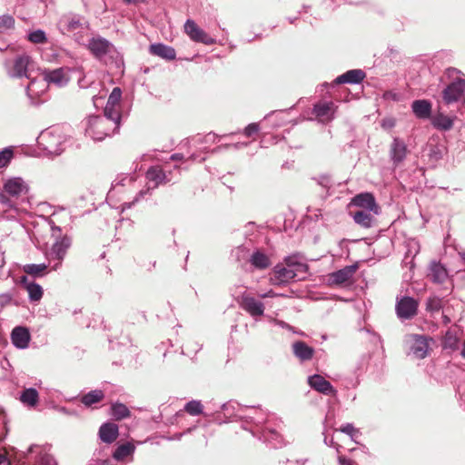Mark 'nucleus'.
Returning a JSON list of instances; mask_svg holds the SVG:
<instances>
[{
    "instance_id": "obj_1",
    "label": "nucleus",
    "mask_w": 465,
    "mask_h": 465,
    "mask_svg": "<svg viewBox=\"0 0 465 465\" xmlns=\"http://www.w3.org/2000/svg\"><path fill=\"white\" fill-rule=\"evenodd\" d=\"M120 125L121 118L113 117L105 112L102 115H91L86 121L85 135L94 141L100 142L115 134Z\"/></svg>"
},
{
    "instance_id": "obj_2",
    "label": "nucleus",
    "mask_w": 465,
    "mask_h": 465,
    "mask_svg": "<svg viewBox=\"0 0 465 465\" xmlns=\"http://www.w3.org/2000/svg\"><path fill=\"white\" fill-rule=\"evenodd\" d=\"M28 185L21 177H12L7 179L0 192V203L4 208V212H10L6 215L7 219L14 218L17 211L16 200L23 195L27 194Z\"/></svg>"
},
{
    "instance_id": "obj_3",
    "label": "nucleus",
    "mask_w": 465,
    "mask_h": 465,
    "mask_svg": "<svg viewBox=\"0 0 465 465\" xmlns=\"http://www.w3.org/2000/svg\"><path fill=\"white\" fill-rule=\"evenodd\" d=\"M69 137L64 126L54 125L41 132L37 143L47 154L60 155L65 150Z\"/></svg>"
},
{
    "instance_id": "obj_4",
    "label": "nucleus",
    "mask_w": 465,
    "mask_h": 465,
    "mask_svg": "<svg viewBox=\"0 0 465 465\" xmlns=\"http://www.w3.org/2000/svg\"><path fill=\"white\" fill-rule=\"evenodd\" d=\"M465 92V80L456 77L442 91V100L446 104L458 102Z\"/></svg>"
},
{
    "instance_id": "obj_5",
    "label": "nucleus",
    "mask_w": 465,
    "mask_h": 465,
    "mask_svg": "<svg viewBox=\"0 0 465 465\" xmlns=\"http://www.w3.org/2000/svg\"><path fill=\"white\" fill-rule=\"evenodd\" d=\"M184 31L193 42L202 43L206 45L216 44V39L210 36L205 31L200 28L193 20L188 19L185 22Z\"/></svg>"
},
{
    "instance_id": "obj_6",
    "label": "nucleus",
    "mask_w": 465,
    "mask_h": 465,
    "mask_svg": "<svg viewBox=\"0 0 465 465\" xmlns=\"http://www.w3.org/2000/svg\"><path fill=\"white\" fill-rule=\"evenodd\" d=\"M71 69L68 67H60L54 70H45L43 72L44 80L48 84H54L57 87L67 85L70 81Z\"/></svg>"
},
{
    "instance_id": "obj_7",
    "label": "nucleus",
    "mask_w": 465,
    "mask_h": 465,
    "mask_svg": "<svg viewBox=\"0 0 465 465\" xmlns=\"http://www.w3.org/2000/svg\"><path fill=\"white\" fill-rule=\"evenodd\" d=\"M31 58L27 54L17 55L9 65L6 64L7 74L12 78L27 77V69L30 64Z\"/></svg>"
},
{
    "instance_id": "obj_8",
    "label": "nucleus",
    "mask_w": 465,
    "mask_h": 465,
    "mask_svg": "<svg viewBox=\"0 0 465 465\" xmlns=\"http://www.w3.org/2000/svg\"><path fill=\"white\" fill-rule=\"evenodd\" d=\"M419 252V242L415 239H409L406 242V252L402 260V266L409 270V272H405L403 276L406 280H411L412 278V270L415 267L413 260Z\"/></svg>"
},
{
    "instance_id": "obj_9",
    "label": "nucleus",
    "mask_w": 465,
    "mask_h": 465,
    "mask_svg": "<svg viewBox=\"0 0 465 465\" xmlns=\"http://www.w3.org/2000/svg\"><path fill=\"white\" fill-rule=\"evenodd\" d=\"M418 311V302L411 297L404 296L397 301L396 312L401 319H411Z\"/></svg>"
},
{
    "instance_id": "obj_10",
    "label": "nucleus",
    "mask_w": 465,
    "mask_h": 465,
    "mask_svg": "<svg viewBox=\"0 0 465 465\" xmlns=\"http://www.w3.org/2000/svg\"><path fill=\"white\" fill-rule=\"evenodd\" d=\"M297 274L295 270L286 268L282 264H277L272 269L270 282L273 285H285L293 280Z\"/></svg>"
},
{
    "instance_id": "obj_11",
    "label": "nucleus",
    "mask_w": 465,
    "mask_h": 465,
    "mask_svg": "<svg viewBox=\"0 0 465 465\" xmlns=\"http://www.w3.org/2000/svg\"><path fill=\"white\" fill-rule=\"evenodd\" d=\"M411 343V353L417 359H424L429 351L428 339L424 335L411 334L408 338Z\"/></svg>"
},
{
    "instance_id": "obj_12",
    "label": "nucleus",
    "mask_w": 465,
    "mask_h": 465,
    "mask_svg": "<svg viewBox=\"0 0 465 465\" xmlns=\"http://www.w3.org/2000/svg\"><path fill=\"white\" fill-rule=\"evenodd\" d=\"M88 49L96 58L101 59L111 53L114 46L107 39L96 36L89 40Z\"/></svg>"
},
{
    "instance_id": "obj_13",
    "label": "nucleus",
    "mask_w": 465,
    "mask_h": 465,
    "mask_svg": "<svg viewBox=\"0 0 465 465\" xmlns=\"http://www.w3.org/2000/svg\"><path fill=\"white\" fill-rule=\"evenodd\" d=\"M351 204L361 208V210L371 212L373 214L380 213V206L371 193H361L355 195L351 200Z\"/></svg>"
},
{
    "instance_id": "obj_14",
    "label": "nucleus",
    "mask_w": 465,
    "mask_h": 465,
    "mask_svg": "<svg viewBox=\"0 0 465 465\" xmlns=\"http://www.w3.org/2000/svg\"><path fill=\"white\" fill-rule=\"evenodd\" d=\"M72 241L68 235H63V237L54 239V242L52 245L50 255L52 259L57 260L59 262L56 263L53 270H56L60 265L61 261L64 258L67 250L71 246Z\"/></svg>"
},
{
    "instance_id": "obj_15",
    "label": "nucleus",
    "mask_w": 465,
    "mask_h": 465,
    "mask_svg": "<svg viewBox=\"0 0 465 465\" xmlns=\"http://www.w3.org/2000/svg\"><path fill=\"white\" fill-rule=\"evenodd\" d=\"M408 153V148L405 142L398 137H394L390 146V159L395 167L399 166L405 159Z\"/></svg>"
},
{
    "instance_id": "obj_16",
    "label": "nucleus",
    "mask_w": 465,
    "mask_h": 465,
    "mask_svg": "<svg viewBox=\"0 0 465 465\" xmlns=\"http://www.w3.org/2000/svg\"><path fill=\"white\" fill-rule=\"evenodd\" d=\"M307 382L312 390L324 395L335 396L337 393V391L334 389L331 383L320 374H313L309 376Z\"/></svg>"
},
{
    "instance_id": "obj_17",
    "label": "nucleus",
    "mask_w": 465,
    "mask_h": 465,
    "mask_svg": "<svg viewBox=\"0 0 465 465\" xmlns=\"http://www.w3.org/2000/svg\"><path fill=\"white\" fill-rule=\"evenodd\" d=\"M19 283L27 292L28 299L31 302H37L42 299L44 294L43 288L40 284L29 279L27 275L21 276Z\"/></svg>"
},
{
    "instance_id": "obj_18",
    "label": "nucleus",
    "mask_w": 465,
    "mask_h": 465,
    "mask_svg": "<svg viewBox=\"0 0 465 465\" xmlns=\"http://www.w3.org/2000/svg\"><path fill=\"white\" fill-rule=\"evenodd\" d=\"M63 32L68 33L82 32L87 27L86 22L78 15H64L60 20Z\"/></svg>"
},
{
    "instance_id": "obj_19",
    "label": "nucleus",
    "mask_w": 465,
    "mask_h": 465,
    "mask_svg": "<svg viewBox=\"0 0 465 465\" xmlns=\"http://www.w3.org/2000/svg\"><path fill=\"white\" fill-rule=\"evenodd\" d=\"M33 454H35V465H57L54 457L48 454L45 449L38 445H32L28 448L26 457L28 460L33 458Z\"/></svg>"
},
{
    "instance_id": "obj_20",
    "label": "nucleus",
    "mask_w": 465,
    "mask_h": 465,
    "mask_svg": "<svg viewBox=\"0 0 465 465\" xmlns=\"http://www.w3.org/2000/svg\"><path fill=\"white\" fill-rule=\"evenodd\" d=\"M31 335L28 328L24 326H16L11 332V341L13 345L20 350L28 348Z\"/></svg>"
},
{
    "instance_id": "obj_21",
    "label": "nucleus",
    "mask_w": 465,
    "mask_h": 465,
    "mask_svg": "<svg viewBox=\"0 0 465 465\" xmlns=\"http://www.w3.org/2000/svg\"><path fill=\"white\" fill-rule=\"evenodd\" d=\"M241 307L252 317L262 316L264 312L263 303L247 294L242 296Z\"/></svg>"
},
{
    "instance_id": "obj_22",
    "label": "nucleus",
    "mask_w": 465,
    "mask_h": 465,
    "mask_svg": "<svg viewBox=\"0 0 465 465\" xmlns=\"http://www.w3.org/2000/svg\"><path fill=\"white\" fill-rule=\"evenodd\" d=\"M118 435V425L110 421L103 423L98 430L99 439L106 444L113 443L117 439Z\"/></svg>"
},
{
    "instance_id": "obj_23",
    "label": "nucleus",
    "mask_w": 465,
    "mask_h": 465,
    "mask_svg": "<svg viewBox=\"0 0 465 465\" xmlns=\"http://www.w3.org/2000/svg\"><path fill=\"white\" fill-rule=\"evenodd\" d=\"M366 77V74L361 69H351L344 74L339 75L334 80L335 84H361L364 78Z\"/></svg>"
},
{
    "instance_id": "obj_24",
    "label": "nucleus",
    "mask_w": 465,
    "mask_h": 465,
    "mask_svg": "<svg viewBox=\"0 0 465 465\" xmlns=\"http://www.w3.org/2000/svg\"><path fill=\"white\" fill-rule=\"evenodd\" d=\"M122 97V90L120 87H114L111 92L104 112L110 114L113 117L122 118L121 113L118 108L119 102Z\"/></svg>"
},
{
    "instance_id": "obj_25",
    "label": "nucleus",
    "mask_w": 465,
    "mask_h": 465,
    "mask_svg": "<svg viewBox=\"0 0 465 465\" xmlns=\"http://www.w3.org/2000/svg\"><path fill=\"white\" fill-rule=\"evenodd\" d=\"M292 348L293 355L302 362L312 360L314 355V349L302 341H294Z\"/></svg>"
},
{
    "instance_id": "obj_26",
    "label": "nucleus",
    "mask_w": 465,
    "mask_h": 465,
    "mask_svg": "<svg viewBox=\"0 0 465 465\" xmlns=\"http://www.w3.org/2000/svg\"><path fill=\"white\" fill-rule=\"evenodd\" d=\"M356 265L345 266L342 269L331 272L329 275V281L331 282V284H342L349 281L353 276V274L356 272Z\"/></svg>"
},
{
    "instance_id": "obj_27",
    "label": "nucleus",
    "mask_w": 465,
    "mask_h": 465,
    "mask_svg": "<svg viewBox=\"0 0 465 465\" xmlns=\"http://www.w3.org/2000/svg\"><path fill=\"white\" fill-rule=\"evenodd\" d=\"M149 52L151 54L161 57L166 61H173L176 57V52L173 47L161 43L152 44L149 46Z\"/></svg>"
},
{
    "instance_id": "obj_28",
    "label": "nucleus",
    "mask_w": 465,
    "mask_h": 465,
    "mask_svg": "<svg viewBox=\"0 0 465 465\" xmlns=\"http://www.w3.org/2000/svg\"><path fill=\"white\" fill-rule=\"evenodd\" d=\"M313 114L322 122H329L333 119L334 104L331 102L316 104L313 106Z\"/></svg>"
},
{
    "instance_id": "obj_29",
    "label": "nucleus",
    "mask_w": 465,
    "mask_h": 465,
    "mask_svg": "<svg viewBox=\"0 0 465 465\" xmlns=\"http://www.w3.org/2000/svg\"><path fill=\"white\" fill-rule=\"evenodd\" d=\"M219 408L223 411L224 418L227 420H230L232 418H240L241 412L249 409L248 406H243L234 401L223 403Z\"/></svg>"
},
{
    "instance_id": "obj_30",
    "label": "nucleus",
    "mask_w": 465,
    "mask_h": 465,
    "mask_svg": "<svg viewBox=\"0 0 465 465\" xmlns=\"http://www.w3.org/2000/svg\"><path fill=\"white\" fill-rule=\"evenodd\" d=\"M428 276L433 282L442 283L448 277L446 268L438 262H431L430 264V272Z\"/></svg>"
},
{
    "instance_id": "obj_31",
    "label": "nucleus",
    "mask_w": 465,
    "mask_h": 465,
    "mask_svg": "<svg viewBox=\"0 0 465 465\" xmlns=\"http://www.w3.org/2000/svg\"><path fill=\"white\" fill-rule=\"evenodd\" d=\"M413 114L420 119H427L431 114V104L428 100H415L412 102Z\"/></svg>"
},
{
    "instance_id": "obj_32",
    "label": "nucleus",
    "mask_w": 465,
    "mask_h": 465,
    "mask_svg": "<svg viewBox=\"0 0 465 465\" xmlns=\"http://www.w3.org/2000/svg\"><path fill=\"white\" fill-rule=\"evenodd\" d=\"M267 445L273 449L281 448L283 445L282 437L274 430L265 429L260 437Z\"/></svg>"
},
{
    "instance_id": "obj_33",
    "label": "nucleus",
    "mask_w": 465,
    "mask_h": 465,
    "mask_svg": "<svg viewBox=\"0 0 465 465\" xmlns=\"http://www.w3.org/2000/svg\"><path fill=\"white\" fill-rule=\"evenodd\" d=\"M249 262L257 270H264L271 266L270 258L260 250L254 251L250 255Z\"/></svg>"
},
{
    "instance_id": "obj_34",
    "label": "nucleus",
    "mask_w": 465,
    "mask_h": 465,
    "mask_svg": "<svg viewBox=\"0 0 465 465\" xmlns=\"http://www.w3.org/2000/svg\"><path fill=\"white\" fill-rule=\"evenodd\" d=\"M355 223L363 228H371L373 224L374 217L371 212L359 210L354 213L351 212Z\"/></svg>"
},
{
    "instance_id": "obj_35",
    "label": "nucleus",
    "mask_w": 465,
    "mask_h": 465,
    "mask_svg": "<svg viewBox=\"0 0 465 465\" xmlns=\"http://www.w3.org/2000/svg\"><path fill=\"white\" fill-rule=\"evenodd\" d=\"M23 271L33 278H41L48 273V264L27 263L23 266Z\"/></svg>"
},
{
    "instance_id": "obj_36",
    "label": "nucleus",
    "mask_w": 465,
    "mask_h": 465,
    "mask_svg": "<svg viewBox=\"0 0 465 465\" xmlns=\"http://www.w3.org/2000/svg\"><path fill=\"white\" fill-rule=\"evenodd\" d=\"M135 451V446L132 442H125L119 445L113 453V458L117 461H122L127 457H131Z\"/></svg>"
},
{
    "instance_id": "obj_37",
    "label": "nucleus",
    "mask_w": 465,
    "mask_h": 465,
    "mask_svg": "<svg viewBox=\"0 0 465 465\" xmlns=\"http://www.w3.org/2000/svg\"><path fill=\"white\" fill-rule=\"evenodd\" d=\"M20 401L28 407H35L39 401L38 391L35 388H25L21 392Z\"/></svg>"
},
{
    "instance_id": "obj_38",
    "label": "nucleus",
    "mask_w": 465,
    "mask_h": 465,
    "mask_svg": "<svg viewBox=\"0 0 465 465\" xmlns=\"http://www.w3.org/2000/svg\"><path fill=\"white\" fill-rule=\"evenodd\" d=\"M146 178L149 182H153V187H157L159 184L164 182L166 175L164 172L158 166H153L148 169L146 173Z\"/></svg>"
},
{
    "instance_id": "obj_39",
    "label": "nucleus",
    "mask_w": 465,
    "mask_h": 465,
    "mask_svg": "<svg viewBox=\"0 0 465 465\" xmlns=\"http://www.w3.org/2000/svg\"><path fill=\"white\" fill-rule=\"evenodd\" d=\"M104 397V393L101 390H94L89 391L88 393L84 394L82 399L81 402L86 406L90 407L94 403L100 402Z\"/></svg>"
},
{
    "instance_id": "obj_40",
    "label": "nucleus",
    "mask_w": 465,
    "mask_h": 465,
    "mask_svg": "<svg viewBox=\"0 0 465 465\" xmlns=\"http://www.w3.org/2000/svg\"><path fill=\"white\" fill-rule=\"evenodd\" d=\"M432 124L439 130L449 131L453 126V120L450 116L439 114L434 117Z\"/></svg>"
},
{
    "instance_id": "obj_41",
    "label": "nucleus",
    "mask_w": 465,
    "mask_h": 465,
    "mask_svg": "<svg viewBox=\"0 0 465 465\" xmlns=\"http://www.w3.org/2000/svg\"><path fill=\"white\" fill-rule=\"evenodd\" d=\"M111 414L115 420H121L129 417L131 412L124 403L115 402L111 406Z\"/></svg>"
},
{
    "instance_id": "obj_42",
    "label": "nucleus",
    "mask_w": 465,
    "mask_h": 465,
    "mask_svg": "<svg viewBox=\"0 0 465 465\" xmlns=\"http://www.w3.org/2000/svg\"><path fill=\"white\" fill-rule=\"evenodd\" d=\"M184 411L192 416H197L203 413V406L200 401L193 400L185 404Z\"/></svg>"
},
{
    "instance_id": "obj_43",
    "label": "nucleus",
    "mask_w": 465,
    "mask_h": 465,
    "mask_svg": "<svg viewBox=\"0 0 465 465\" xmlns=\"http://www.w3.org/2000/svg\"><path fill=\"white\" fill-rule=\"evenodd\" d=\"M286 268H291L292 270L296 271V273L298 272H305L307 271L308 266L305 263L297 262L294 257H286L284 259Z\"/></svg>"
},
{
    "instance_id": "obj_44",
    "label": "nucleus",
    "mask_w": 465,
    "mask_h": 465,
    "mask_svg": "<svg viewBox=\"0 0 465 465\" xmlns=\"http://www.w3.org/2000/svg\"><path fill=\"white\" fill-rule=\"evenodd\" d=\"M339 430L342 433L349 435L351 440H353L356 443L358 442L357 439L359 438V436H361L360 430L356 429L352 423L343 424L342 426H341Z\"/></svg>"
},
{
    "instance_id": "obj_45",
    "label": "nucleus",
    "mask_w": 465,
    "mask_h": 465,
    "mask_svg": "<svg viewBox=\"0 0 465 465\" xmlns=\"http://www.w3.org/2000/svg\"><path fill=\"white\" fill-rule=\"evenodd\" d=\"M232 254L235 256L238 262L249 261L250 253L249 249L246 246L240 245L232 251Z\"/></svg>"
},
{
    "instance_id": "obj_46",
    "label": "nucleus",
    "mask_w": 465,
    "mask_h": 465,
    "mask_svg": "<svg viewBox=\"0 0 465 465\" xmlns=\"http://www.w3.org/2000/svg\"><path fill=\"white\" fill-rule=\"evenodd\" d=\"M28 40L34 44H43L46 42L45 33L41 30H35L28 35Z\"/></svg>"
},
{
    "instance_id": "obj_47",
    "label": "nucleus",
    "mask_w": 465,
    "mask_h": 465,
    "mask_svg": "<svg viewBox=\"0 0 465 465\" xmlns=\"http://www.w3.org/2000/svg\"><path fill=\"white\" fill-rule=\"evenodd\" d=\"M14 153L12 148L6 147L0 151V169L7 166L13 158Z\"/></svg>"
},
{
    "instance_id": "obj_48",
    "label": "nucleus",
    "mask_w": 465,
    "mask_h": 465,
    "mask_svg": "<svg viewBox=\"0 0 465 465\" xmlns=\"http://www.w3.org/2000/svg\"><path fill=\"white\" fill-rule=\"evenodd\" d=\"M15 25V19L10 15H0V28L10 29Z\"/></svg>"
},
{
    "instance_id": "obj_49",
    "label": "nucleus",
    "mask_w": 465,
    "mask_h": 465,
    "mask_svg": "<svg viewBox=\"0 0 465 465\" xmlns=\"http://www.w3.org/2000/svg\"><path fill=\"white\" fill-rule=\"evenodd\" d=\"M250 410L251 411L254 412V416L256 418L254 424L258 425L265 421L266 413L262 409H257L252 406Z\"/></svg>"
},
{
    "instance_id": "obj_50",
    "label": "nucleus",
    "mask_w": 465,
    "mask_h": 465,
    "mask_svg": "<svg viewBox=\"0 0 465 465\" xmlns=\"http://www.w3.org/2000/svg\"><path fill=\"white\" fill-rule=\"evenodd\" d=\"M148 192V189L147 190H141L137 195L135 196V198L134 199V201L132 202H128V203H124L122 204V211H124L125 209H129L131 208L135 203L139 202L140 199H142Z\"/></svg>"
},
{
    "instance_id": "obj_51",
    "label": "nucleus",
    "mask_w": 465,
    "mask_h": 465,
    "mask_svg": "<svg viewBox=\"0 0 465 465\" xmlns=\"http://www.w3.org/2000/svg\"><path fill=\"white\" fill-rule=\"evenodd\" d=\"M260 129V126H259V124L257 123H252L250 124H248L244 130H243V134L245 136L247 137H251L254 134L258 133Z\"/></svg>"
},
{
    "instance_id": "obj_52",
    "label": "nucleus",
    "mask_w": 465,
    "mask_h": 465,
    "mask_svg": "<svg viewBox=\"0 0 465 465\" xmlns=\"http://www.w3.org/2000/svg\"><path fill=\"white\" fill-rule=\"evenodd\" d=\"M249 408H252L251 406H248ZM248 411H251L250 409L245 410L243 412H241L240 420L247 422V423H254L255 422V416L254 414L247 413Z\"/></svg>"
},
{
    "instance_id": "obj_53",
    "label": "nucleus",
    "mask_w": 465,
    "mask_h": 465,
    "mask_svg": "<svg viewBox=\"0 0 465 465\" xmlns=\"http://www.w3.org/2000/svg\"><path fill=\"white\" fill-rule=\"evenodd\" d=\"M246 145H247V143H232V144H224V145H221V146H217V147L213 148L212 150V153H216L221 152L222 149H227V148H229L231 146L234 147L235 149H239L240 147L246 146Z\"/></svg>"
},
{
    "instance_id": "obj_54",
    "label": "nucleus",
    "mask_w": 465,
    "mask_h": 465,
    "mask_svg": "<svg viewBox=\"0 0 465 465\" xmlns=\"http://www.w3.org/2000/svg\"><path fill=\"white\" fill-rule=\"evenodd\" d=\"M10 275V272L5 269V260L2 258V263L0 264V280H6Z\"/></svg>"
},
{
    "instance_id": "obj_55",
    "label": "nucleus",
    "mask_w": 465,
    "mask_h": 465,
    "mask_svg": "<svg viewBox=\"0 0 465 465\" xmlns=\"http://www.w3.org/2000/svg\"><path fill=\"white\" fill-rule=\"evenodd\" d=\"M338 462L340 465H357L354 460L348 459L345 456H339Z\"/></svg>"
},
{
    "instance_id": "obj_56",
    "label": "nucleus",
    "mask_w": 465,
    "mask_h": 465,
    "mask_svg": "<svg viewBox=\"0 0 465 465\" xmlns=\"http://www.w3.org/2000/svg\"><path fill=\"white\" fill-rule=\"evenodd\" d=\"M77 71L82 74V77L78 80V86L80 88H87L89 86L88 84L85 83L84 81V73H83V68L80 67V68H77Z\"/></svg>"
},
{
    "instance_id": "obj_57",
    "label": "nucleus",
    "mask_w": 465,
    "mask_h": 465,
    "mask_svg": "<svg viewBox=\"0 0 465 465\" xmlns=\"http://www.w3.org/2000/svg\"><path fill=\"white\" fill-rule=\"evenodd\" d=\"M51 235L54 239L63 237L61 227L60 226L53 227V229L51 230Z\"/></svg>"
},
{
    "instance_id": "obj_58",
    "label": "nucleus",
    "mask_w": 465,
    "mask_h": 465,
    "mask_svg": "<svg viewBox=\"0 0 465 465\" xmlns=\"http://www.w3.org/2000/svg\"><path fill=\"white\" fill-rule=\"evenodd\" d=\"M319 183L323 187H329L331 184L330 177L328 175H322L319 178Z\"/></svg>"
},
{
    "instance_id": "obj_59",
    "label": "nucleus",
    "mask_w": 465,
    "mask_h": 465,
    "mask_svg": "<svg viewBox=\"0 0 465 465\" xmlns=\"http://www.w3.org/2000/svg\"><path fill=\"white\" fill-rule=\"evenodd\" d=\"M394 125H395V121L393 119H384L381 124V126L383 128H391Z\"/></svg>"
},
{
    "instance_id": "obj_60",
    "label": "nucleus",
    "mask_w": 465,
    "mask_h": 465,
    "mask_svg": "<svg viewBox=\"0 0 465 465\" xmlns=\"http://www.w3.org/2000/svg\"><path fill=\"white\" fill-rule=\"evenodd\" d=\"M274 323L282 328H284V329H287V330H290L292 331V327L288 324L287 322H283V321H280V320H274L273 321Z\"/></svg>"
},
{
    "instance_id": "obj_61",
    "label": "nucleus",
    "mask_w": 465,
    "mask_h": 465,
    "mask_svg": "<svg viewBox=\"0 0 465 465\" xmlns=\"http://www.w3.org/2000/svg\"><path fill=\"white\" fill-rule=\"evenodd\" d=\"M277 296H283V294L276 293L272 290H271V291H269V292H267L265 293L261 294L262 298H273V297H277Z\"/></svg>"
},
{
    "instance_id": "obj_62",
    "label": "nucleus",
    "mask_w": 465,
    "mask_h": 465,
    "mask_svg": "<svg viewBox=\"0 0 465 465\" xmlns=\"http://www.w3.org/2000/svg\"><path fill=\"white\" fill-rule=\"evenodd\" d=\"M205 142L208 143V142H212V143H215L216 142V139H217V135L213 133H209L206 136H205Z\"/></svg>"
},
{
    "instance_id": "obj_63",
    "label": "nucleus",
    "mask_w": 465,
    "mask_h": 465,
    "mask_svg": "<svg viewBox=\"0 0 465 465\" xmlns=\"http://www.w3.org/2000/svg\"><path fill=\"white\" fill-rule=\"evenodd\" d=\"M460 73V71L451 67L446 70V74L448 75V77H451L453 74H459Z\"/></svg>"
},
{
    "instance_id": "obj_64",
    "label": "nucleus",
    "mask_w": 465,
    "mask_h": 465,
    "mask_svg": "<svg viewBox=\"0 0 465 465\" xmlns=\"http://www.w3.org/2000/svg\"><path fill=\"white\" fill-rule=\"evenodd\" d=\"M0 465H10V462L5 454H0Z\"/></svg>"
}]
</instances>
